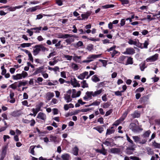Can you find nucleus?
Masks as SVG:
<instances>
[{"instance_id":"49530a36","label":"nucleus","mask_w":160,"mask_h":160,"mask_svg":"<svg viewBox=\"0 0 160 160\" xmlns=\"http://www.w3.org/2000/svg\"><path fill=\"white\" fill-rule=\"evenodd\" d=\"M152 145L156 148H160V144L154 141L152 143Z\"/></svg>"},{"instance_id":"680f3d73","label":"nucleus","mask_w":160,"mask_h":160,"mask_svg":"<svg viewBox=\"0 0 160 160\" xmlns=\"http://www.w3.org/2000/svg\"><path fill=\"white\" fill-rule=\"evenodd\" d=\"M123 92V91H117L114 92V94L117 96H121L122 95V93Z\"/></svg>"},{"instance_id":"603ef678","label":"nucleus","mask_w":160,"mask_h":160,"mask_svg":"<svg viewBox=\"0 0 160 160\" xmlns=\"http://www.w3.org/2000/svg\"><path fill=\"white\" fill-rule=\"evenodd\" d=\"M58 83L57 81H52V82H49L48 83V85L49 86L55 85L57 84Z\"/></svg>"},{"instance_id":"5701e85b","label":"nucleus","mask_w":160,"mask_h":160,"mask_svg":"<svg viewBox=\"0 0 160 160\" xmlns=\"http://www.w3.org/2000/svg\"><path fill=\"white\" fill-rule=\"evenodd\" d=\"M21 115V113L18 111H14L12 112L11 114V115H12V116L14 117H17Z\"/></svg>"},{"instance_id":"f03ea898","label":"nucleus","mask_w":160,"mask_h":160,"mask_svg":"<svg viewBox=\"0 0 160 160\" xmlns=\"http://www.w3.org/2000/svg\"><path fill=\"white\" fill-rule=\"evenodd\" d=\"M104 90L102 88L94 92L92 91H87L86 93V94L88 98H91L92 96L94 97L98 96Z\"/></svg>"},{"instance_id":"c756f323","label":"nucleus","mask_w":160,"mask_h":160,"mask_svg":"<svg viewBox=\"0 0 160 160\" xmlns=\"http://www.w3.org/2000/svg\"><path fill=\"white\" fill-rule=\"evenodd\" d=\"M114 132L115 130L114 129H108L107 130V132L106 133V136H107L108 135H109L112 134Z\"/></svg>"},{"instance_id":"f8f14e48","label":"nucleus","mask_w":160,"mask_h":160,"mask_svg":"<svg viewBox=\"0 0 160 160\" xmlns=\"http://www.w3.org/2000/svg\"><path fill=\"white\" fill-rule=\"evenodd\" d=\"M131 116L133 118H138L140 117V113L138 111H135L133 113L131 114Z\"/></svg>"},{"instance_id":"7c9ffc66","label":"nucleus","mask_w":160,"mask_h":160,"mask_svg":"<svg viewBox=\"0 0 160 160\" xmlns=\"http://www.w3.org/2000/svg\"><path fill=\"white\" fill-rule=\"evenodd\" d=\"M42 28V27H36L35 28H31V30H35V33H39L40 32V31Z\"/></svg>"},{"instance_id":"ea45409f","label":"nucleus","mask_w":160,"mask_h":160,"mask_svg":"<svg viewBox=\"0 0 160 160\" xmlns=\"http://www.w3.org/2000/svg\"><path fill=\"white\" fill-rule=\"evenodd\" d=\"M151 133V131L150 130H148L146 131L143 134V136L145 138H147L148 137L150 133Z\"/></svg>"},{"instance_id":"4d7b16f0","label":"nucleus","mask_w":160,"mask_h":160,"mask_svg":"<svg viewBox=\"0 0 160 160\" xmlns=\"http://www.w3.org/2000/svg\"><path fill=\"white\" fill-rule=\"evenodd\" d=\"M35 146H32L30 147V153L33 155H34V149Z\"/></svg>"},{"instance_id":"4468645a","label":"nucleus","mask_w":160,"mask_h":160,"mask_svg":"<svg viewBox=\"0 0 160 160\" xmlns=\"http://www.w3.org/2000/svg\"><path fill=\"white\" fill-rule=\"evenodd\" d=\"M44 68V66H41L37 68L36 71L34 72L33 74L34 75H36L42 72Z\"/></svg>"},{"instance_id":"0eeeda50","label":"nucleus","mask_w":160,"mask_h":160,"mask_svg":"<svg viewBox=\"0 0 160 160\" xmlns=\"http://www.w3.org/2000/svg\"><path fill=\"white\" fill-rule=\"evenodd\" d=\"M71 83L73 87H79L80 86V84L78 83L77 79L74 78L71 81Z\"/></svg>"},{"instance_id":"473e14b6","label":"nucleus","mask_w":160,"mask_h":160,"mask_svg":"<svg viewBox=\"0 0 160 160\" xmlns=\"http://www.w3.org/2000/svg\"><path fill=\"white\" fill-rule=\"evenodd\" d=\"M110 152L112 153H116L120 152V150L117 148H112L110 149Z\"/></svg>"},{"instance_id":"b1692460","label":"nucleus","mask_w":160,"mask_h":160,"mask_svg":"<svg viewBox=\"0 0 160 160\" xmlns=\"http://www.w3.org/2000/svg\"><path fill=\"white\" fill-rule=\"evenodd\" d=\"M149 44V40L148 39H147L145 40L144 43H142V47L143 48H147Z\"/></svg>"},{"instance_id":"69168bd1","label":"nucleus","mask_w":160,"mask_h":160,"mask_svg":"<svg viewBox=\"0 0 160 160\" xmlns=\"http://www.w3.org/2000/svg\"><path fill=\"white\" fill-rule=\"evenodd\" d=\"M8 10H9V11H11V12H12V11H14L16 10V8H15V7H10L9 6V7H8Z\"/></svg>"},{"instance_id":"c9c22d12","label":"nucleus","mask_w":160,"mask_h":160,"mask_svg":"<svg viewBox=\"0 0 160 160\" xmlns=\"http://www.w3.org/2000/svg\"><path fill=\"white\" fill-rule=\"evenodd\" d=\"M111 138H107L106 140L103 142V144H105L107 146H109L111 145V143L108 140H111Z\"/></svg>"},{"instance_id":"9d476101","label":"nucleus","mask_w":160,"mask_h":160,"mask_svg":"<svg viewBox=\"0 0 160 160\" xmlns=\"http://www.w3.org/2000/svg\"><path fill=\"white\" fill-rule=\"evenodd\" d=\"M38 118L42 120L45 121L46 119V115L42 112H39L37 116Z\"/></svg>"},{"instance_id":"423d86ee","label":"nucleus","mask_w":160,"mask_h":160,"mask_svg":"<svg viewBox=\"0 0 160 160\" xmlns=\"http://www.w3.org/2000/svg\"><path fill=\"white\" fill-rule=\"evenodd\" d=\"M135 53V50L131 48H126L125 52H123L124 54L131 55Z\"/></svg>"},{"instance_id":"2f4dec72","label":"nucleus","mask_w":160,"mask_h":160,"mask_svg":"<svg viewBox=\"0 0 160 160\" xmlns=\"http://www.w3.org/2000/svg\"><path fill=\"white\" fill-rule=\"evenodd\" d=\"M146 64L145 62H142L139 65L140 68L141 70L142 71L144 70L145 68L147 67L145 66Z\"/></svg>"},{"instance_id":"f257e3e1","label":"nucleus","mask_w":160,"mask_h":160,"mask_svg":"<svg viewBox=\"0 0 160 160\" xmlns=\"http://www.w3.org/2000/svg\"><path fill=\"white\" fill-rule=\"evenodd\" d=\"M34 49H33V53L34 56L38 55L39 52L42 51L44 52L45 51H48V49L45 47L42 44H38L35 45L34 47Z\"/></svg>"},{"instance_id":"9b49d317","label":"nucleus","mask_w":160,"mask_h":160,"mask_svg":"<svg viewBox=\"0 0 160 160\" xmlns=\"http://www.w3.org/2000/svg\"><path fill=\"white\" fill-rule=\"evenodd\" d=\"M39 8V6H36L32 8H30L26 10V12H34L36 11Z\"/></svg>"},{"instance_id":"f3484780","label":"nucleus","mask_w":160,"mask_h":160,"mask_svg":"<svg viewBox=\"0 0 160 160\" xmlns=\"http://www.w3.org/2000/svg\"><path fill=\"white\" fill-rule=\"evenodd\" d=\"M93 129L96 130L100 133H102L104 131L103 128L101 126L94 127Z\"/></svg>"},{"instance_id":"72a5a7b5","label":"nucleus","mask_w":160,"mask_h":160,"mask_svg":"<svg viewBox=\"0 0 160 160\" xmlns=\"http://www.w3.org/2000/svg\"><path fill=\"white\" fill-rule=\"evenodd\" d=\"M128 112L127 111L125 112L122 114L121 117L119 118L120 120H121L122 121H123L126 117L128 114Z\"/></svg>"},{"instance_id":"e2e57ef3","label":"nucleus","mask_w":160,"mask_h":160,"mask_svg":"<svg viewBox=\"0 0 160 160\" xmlns=\"http://www.w3.org/2000/svg\"><path fill=\"white\" fill-rule=\"evenodd\" d=\"M21 74L22 75V78H25L28 75V73L24 71H22V73H21Z\"/></svg>"},{"instance_id":"aec40b11","label":"nucleus","mask_w":160,"mask_h":160,"mask_svg":"<svg viewBox=\"0 0 160 160\" xmlns=\"http://www.w3.org/2000/svg\"><path fill=\"white\" fill-rule=\"evenodd\" d=\"M96 151L97 152H99L104 155H106L107 153V151L104 148H103L101 149H97Z\"/></svg>"},{"instance_id":"a18cd8bd","label":"nucleus","mask_w":160,"mask_h":160,"mask_svg":"<svg viewBox=\"0 0 160 160\" xmlns=\"http://www.w3.org/2000/svg\"><path fill=\"white\" fill-rule=\"evenodd\" d=\"M137 41V40L134 41L132 39H129L128 42L129 43V44L130 45H133L135 46Z\"/></svg>"},{"instance_id":"4c0bfd02","label":"nucleus","mask_w":160,"mask_h":160,"mask_svg":"<svg viewBox=\"0 0 160 160\" xmlns=\"http://www.w3.org/2000/svg\"><path fill=\"white\" fill-rule=\"evenodd\" d=\"M100 103V102L95 101L92 103H91L88 106H98Z\"/></svg>"},{"instance_id":"cd10ccee","label":"nucleus","mask_w":160,"mask_h":160,"mask_svg":"<svg viewBox=\"0 0 160 160\" xmlns=\"http://www.w3.org/2000/svg\"><path fill=\"white\" fill-rule=\"evenodd\" d=\"M66 39L65 41L67 43V45L71 44L72 42H73L74 41V39L72 38H68Z\"/></svg>"},{"instance_id":"bb28decb","label":"nucleus","mask_w":160,"mask_h":160,"mask_svg":"<svg viewBox=\"0 0 160 160\" xmlns=\"http://www.w3.org/2000/svg\"><path fill=\"white\" fill-rule=\"evenodd\" d=\"M47 99L49 101L54 96V94L53 92H49L47 93Z\"/></svg>"},{"instance_id":"1a4fd4ad","label":"nucleus","mask_w":160,"mask_h":160,"mask_svg":"<svg viewBox=\"0 0 160 160\" xmlns=\"http://www.w3.org/2000/svg\"><path fill=\"white\" fill-rule=\"evenodd\" d=\"M88 72H84L80 74L78 76V78L80 79L83 80L85 78L86 76H88Z\"/></svg>"},{"instance_id":"0e129e2a","label":"nucleus","mask_w":160,"mask_h":160,"mask_svg":"<svg viewBox=\"0 0 160 160\" xmlns=\"http://www.w3.org/2000/svg\"><path fill=\"white\" fill-rule=\"evenodd\" d=\"M58 62L57 60H55L53 62L50 61L49 62V65L51 66H53Z\"/></svg>"},{"instance_id":"de8ad7c7","label":"nucleus","mask_w":160,"mask_h":160,"mask_svg":"<svg viewBox=\"0 0 160 160\" xmlns=\"http://www.w3.org/2000/svg\"><path fill=\"white\" fill-rule=\"evenodd\" d=\"M90 15V13L89 12H87L86 14H81V17L82 18H87L88 16Z\"/></svg>"},{"instance_id":"a211bd4d","label":"nucleus","mask_w":160,"mask_h":160,"mask_svg":"<svg viewBox=\"0 0 160 160\" xmlns=\"http://www.w3.org/2000/svg\"><path fill=\"white\" fill-rule=\"evenodd\" d=\"M127 137V140L131 144L130 147H135V144L133 142L130 138L127 135H126Z\"/></svg>"},{"instance_id":"338daca9","label":"nucleus","mask_w":160,"mask_h":160,"mask_svg":"<svg viewBox=\"0 0 160 160\" xmlns=\"http://www.w3.org/2000/svg\"><path fill=\"white\" fill-rule=\"evenodd\" d=\"M64 58H66L67 60H71L72 58V56H70L69 55H65Z\"/></svg>"},{"instance_id":"ddd939ff","label":"nucleus","mask_w":160,"mask_h":160,"mask_svg":"<svg viewBox=\"0 0 160 160\" xmlns=\"http://www.w3.org/2000/svg\"><path fill=\"white\" fill-rule=\"evenodd\" d=\"M64 99L66 101L67 103H68L72 101V99L71 98V95L68 94H64Z\"/></svg>"},{"instance_id":"4be33fe9","label":"nucleus","mask_w":160,"mask_h":160,"mask_svg":"<svg viewBox=\"0 0 160 160\" xmlns=\"http://www.w3.org/2000/svg\"><path fill=\"white\" fill-rule=\"evenodd\" d=\"M92 80L94 82H96L100 81L97 75H95L92 77Z\"/></svg>"},{"instance_id":"052dcab7","label":"nucleus","mask_w":160,"mask_h":160,"mask_svg":"<svg viewBox=\"0 0 160 160\" xmlns=\"http://www.w3.org/2000/svg\"><path fill=\"white\" fill-rule=\"evenodd\" d=\"M122 121L120 120V119H119L116 121L113 124V125H115L116 126H118Z\"/></svg>"},{"instance_id":"c03bdc74","label":"nucleus","mask_w":160,"mask_h":160,"mask_svg":"<svg viewBox=\"0 0 160 160\" xmlns=\"http://www.w3.org/2000/svg\"><path fill=\"white\" fill-rule=\"evenodd\" d=\"M93 45L92 44L88 45L86 48V49L89 51H91L93 49Z\"/></svg>"},{"instance_id":"6ab92c4d","label":"nucleus","mask_w":160,"mask_h":160,"mask_svg":"<svg viewBox=\"0 0 160 160\" xmlns=\"http://www.w3.org/2000/svg\"><path fill=\"white\" fill-rule=\"evenodd\" d=\"M12 78L15 80L21 79L22 78V76L21 74H17L16 75L12 76Z\"/></svg>"},{"instance_id":"393cba45","label":"nucleus","mask_w":160,"mask_h":160,"mask_svg":"<svg viewBox=\"0 0 160 160\" xmlns=\"http://www.w3.org/2000/svg\"><path fill=\"white\" fill-rule=\"evenodd\" d=\"M71 67L75 71L79 69V66L78 65L74 63H72L71 64Z\"/></svg>"},{"instance_id":"774afa93","label":"nucleus","mask_w":160,"mask_h":160,"mask_svg":"<svg viewBox=\"0 0 160 160\" xmlns=\"http://www.w3.org/2000/svg\"><path fill=\"white\" fill-rule=\"evenodd\" d=\"M58 102V100L56 98H53L51 102L52 104H56Z\"/></svg>"},{"instance_id":"f704fd0d","label":"nucleus","mask_w":160,"mask_h":160,"mask_svg":"<svg viewBox=\"0 0 160 160\" xmlns=\"http://www.w3.org/2000/svg\"><path fill=\"white\" fill-rule=\"evenodd\" d=\"M132 138L135 142L139 143L140 139L139 137L138 136H133Z\"/></svg>"},{"instance_id":"20e7f679","label":"nucleus","mask_w":160,"mask_h":160,"mask_svg":"<svg viewBox=\"0 0 160 160\" xmlns=\"http://www.w3.org/2000/svg\"><path fill=\"white\" fill-rule=\"evenodd\" d=\"M129 128L134 132H139L140 131H142V129L140 128L134 122H132L129 126Z\"/></svg>"},{"instance_id":"7ed1b4c3","label":"nucleus","mask_w":160,"mask_h":160,"mask_svg":"<svg viewBox=\"0 0 160 160\" xmlns=\"http://www.w3.org/2000/svg\"><path fill=\"white\" fill-rule=\"evenodd\" d=\"M101 54L94 55L92 54L89 55L86 60H83L82 62L89 63L92 61L94 59L99 58L100 57Z\"/></svg>"},{"instance_id":"a878e982","label":"nucleus","mask_w":160,"mask_h":160,"mask_svg":"<svg viewBox=\"0 0 160 160\" xmlns=\"http://www.w3.org/2000/svg\"><path fill=\"white\" fill-rule=\"evenodd\" d=\"M78 148L77 146L75 147L72 150V153L75 155H77L78 154Z\"/></svg>"},{"instance_id":"c85d7f7f","label":"nucleus","mask_w":160,"mask_h":160,"mask_svg":"<svg viewBox=\"0 0 160 160\" xmlns=\"http://www.w3.org/2000/svg\"><path fill=\"white\" fill-rule=\"evenodd\" d=\"M82 84L81 87L84 88L88 87V84L86 82V80H83L81 82Z\"/></svg>"},{"instance_id":"3c124183","label":"nucleus","mask_w":160,"mask_h":160,"mask_svg":"<svg viewBox=\"0 0 160 160\" xmlns=\"http://www.w3.org/2000/svg\"><path fill=\"white\" fill-rule=\"evenodd\" d=\"M111 103L110 102H107L104 104L102 106L103 108H108L110 105Z\"/></svg>"},{"instance_id":"e433bc0d","label":"nucleus","mask_w":160,"mask_h":160,"mask_svg":"<svg viewBox=\"0 0 160 160\" xmlns=\"http://www.w3.org/2000/svg\"><path fill=\"white\" fill-rule=\"evenodd\" d=\"M32 44L31 43H23L21 44L20 45V46L22 48H25V47H30Z\"/></svg>"},{"instance_id":"bf43d9fd","label":"nucleus","mask_w":160,"mask_h":160,"mask_svg":"<svg viewBox=\"0 0 160 160\" xmlns=\"http://www.w3.org/2000/svg\"><path fill=\"white\" fill-rule=\"evenodd\" d=\"M20 82L22 86H25L28 83V81L26 80L24 81H20Z\"/></svg>"},{"instance_id":"5fc2aeb1","label":"nucleus","mask_w":160,"mask_h":160,"mask_svg":"<svg viewBox=\"0 0 160 160\" xmlns=\"http://www.w3.org/2000/svg\"><path fill=\"white\" fill-rule=\"evenodd\" d=\"M17 82H15V83L12 84L10 85V87L11 88L13 89H15L17 87Z\"/></svg>"},{"instance_id":"412c9836","label":"nucleus","mask_w":160,"mask_h":160,"mask_svg":"<svg viewBox=\"0 0 160 160\" xmlns=\"http://www.w3.org/2000/svg\"><path fill=\"white\" fill-rule=\"evenodd\" d=\"M83 44L82 41H79L76 43H75L74 44V46L75 47L78 48L79 47L83 46Z\"/></svg>"},{"instance_id":"13d9d810","label":"nucleus","mask_w":160,"mask_h":160,"mask_svg":"<svg viewBox=\"0 0 160 160\" xmlns=\"http://www.w3.org/2000/svg\"><path fill=\"white\" fill-rule=\"evenodd\" d=\"M43 103L42 102H40L38 105H37L36 109H38V110L40 111L41 107L43 106Z\"/></svg>"},{"instance_id":"39448f33","label":"nucleus","mask_w":160,"mask_h":160,"mask_svg":"<svg viewBox=\"0 0 160 160\" xmlns=\"http://www.w3.org/2000/svg\"><path fill=\"white\" fill-rule=\"evenodd\" d=\"M158 57V54H156L154 55L151 56L146 59L147 62H153L156 61Z\"/></svg>"},{"instance_id":"6e6552de","label":"nucleus","mask_w":160,"mask_h":160,"mask_svg":"<svg viewBox=\"0 0 160 160\" xmlns=\"http://www.w3.org/2000/svg\"><path fill=\"white\" fill-rule=\"evenodd\" d=\"M57 37L58 38L66 39L68 38V34L60 33L57 34Z\"/></svg>"},{"instance_id":"09e8293b","label":"nucleus","mask_w":160,"mask_h":160,"mask_svg":"<svg viewBox=\"0 0 160 160\" xmlns=\"http://www.w3.org/2000/svg\"><path fill=\"white\" fill-rule=\"evenodd\" d=\"M133 63L132 58L131 57L128 58L127 60V64H132Z\"/></svg>"},{"instance_id":"6e6d98bb","label":"nucleus","mask_w":160,"mask_h":160,"mask_svg":"<svg viewBox=\"0 0 160 160\" xmlns=\"http://www.w3.org/2000/svg\"><path fill=\"white\" fill-rule=\"evenodd\" d=\"M110 53L111 54L112 57L113 58L115 55L118 53V52L116 50H113L112 52H110Z\"/></svg>"},{"instance_id":"79ce46f5","label":"nucleus","mask_w":160,"mask_h":160,"mask_svg":"<svg viewBox=\"0 0 160 160\" xmlns=\"http://www.w3.org/2000/svg\"><path fill=\"white\" fill-rule=\"evenodd\" d=\"M137 47H139L141 48H143L142 47V43L139 42L138 40H137V42H136V44L135 45Z\"/></svg>"},{"instance_id":"dca6fc26","label":"nucleus","mask_w":160,"mask_h":160,"mask_svg":"<svg viewBox=\"0 0 160 160\" xmlns=\"http://www.w3.org/2000/svg\"><path fill=\"white\" fill-rule=\"evenodd\" d=\"M62 160H70V157L68 154L65 153L62 154L61 157Z\"/></svg>"},{"instance_id":"864d4df0","label":"nucleus","mask_w":160,"mask_h":160,"mask_svg":"<svg viewBox=\"0 0 160 160\" xmlns=\"http://www.w3.org/2000/svg\"><path fill=\"white\" fill-rule=\"evenodd\" d=\"M1 69L2 70L1 74L2 75H5V74L6 73V70L5 69L4 66V65L2 66L1 67Z\"/></svg>"},{"instance_id":"a19ab883","label":"nucleus","mask_w":160,"mask_h":160,"mask_svg":"<svg viewBox=\"0 0 160 160\" xmlns=\"http://www.w3.org/2000/svg\"><path fill=\"white\" fill-rule=\"evenodd\" d=\"M8 148V146L6 145L4 146L2 149V153L3 154L5 155L6 153L7 150Z\"/></svg>"},{"instance_id":"8fccbe9b","label":"nucleus","mask_w":160,"mask_h":160,"mask_svg":"<svg viewBox=\"0 0 160 160\" xmlns=\"http://www.w3.org/2000/svg\"><path fill=\"white\" fill-rule=\"evenodd\" d=\"M81 94V92L80 91H78L77 93L75 94L72 95V98H75L79 97Z\"/></svg>"},{"instance_id":"37998d69","label":"nucleus","mask_w":160,"mask_h":160,"mask_svg":"<svg viewBox=\"0 0 160 160\" xmlns=\"http://www.w3.org/2000/svg\"><path fill=\"white\" fill-rule=\"evenodd\" d=\"M148 153L149 155H152L153 153V151L152 149L150 148H147Z\"/></svg>"},{"instance_id":"58836bf2","label":"nucleus","mask_w":160,"mask_h":160,"mask_svg":"<svg viewBox=\"0 0 160 160\" xmlns=\"http://www.w3.org/2000/svg\"><path fill=\"white\" fill-rule=\"evenodd\" d=\"M50 140L51 141L53 142H57V137H56L53 136L52 135H50Z\"/></svg>"},{"instance_id":"2eb2a0df","label":"nucleus","mask_w":160,"mask_h":160,"mask_svg":"<svg viewBox=\"0 0 160 160\" xmlns=\"http://www.w3.org/2000/svg\"><path fill=\"white\" fill-rule=\"evenodd\" d=\"M134 148L132 147H128L127 148L126 150V152L127 154H131L132 153L133 151L134 150Z\"/></svg>"}]
</instances>
